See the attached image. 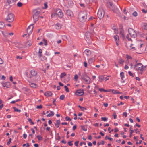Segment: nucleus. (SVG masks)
Instances as JSON below:
<instances>
[{
  "instance_id": "nucleus-1",
  "label": "nucleus",
  "mask_w": 147,
  "mask_h": 147,
  "mask_svg": "<svg viewBox=\"0 0 147 147\" xmlns=\"http://www.w3.org/2000/svg\"><path fill=\"white\" fill-rule=\"evenodd\" d=\"M39 77L36 71L33 69L30 71V74L29 75V77L31 80L34 81H36L38 79Z\"/></svg>"
},
{
  "instance_id": "nucleus-2",
  "label": "nucleus",
  "mask_w": 147,
  "mask_h": 147,
  "mask_svg": "<svg viewBox=\"0 0 147 147\" xmlns=\"http://www.w3.org/2000/svg\"><path fill=\"white\" fill-rule=\"evenodd\" d=\"M87 17V13L85 11L80 12L78 15V19L81 22L85 21Z\"/></svg>"
},
{
  "instance_id": "nucleus-3",
  "label": "nucleus",
  "mask_w": 147,
  "mask_h": 147,
  "mask_svg": "<svg viewBox=\"0 0 147 147\" xmlns=\"http://www.w3.org/2000/svg\"><path fill=\"white\" fill-rule=\"evenodd\" d=\"M40 10L39 9H35L33 11V17L34 21L36 22L38 19V17L40 13Z\"/></svg>"
},
{
  "instance_id": "nucleus-4",
  "label": "nucleus",
  "mask_w": 147,
  "mask_h": 147,
  "mask_svg": "<svg viewBox=\"0 0 147 147\" xmlns=\"http://www.w3.org/2000/svg\"><path fill=\"white\" fill-rule=\"evenodd\" d=\"M56 15H57L59 17L61 18L63 16V14L62 11L59 9H56L55 13H53L51 15L52 17H54Z\"/></svg>"
},
{
  "instance_id": "nucleus-5",
  "label": "nucleus",
  "mask_w": 147,
  "mask_h": 147,
  "mask_svg": "<svg viewBox=\"0 0 147 147\" xmlns=\"http://www.w3.org/2000/svg\"><path fill=\"white\" fill-rule=\"evenodd\" d=\"M15 16L12 13H9L7 16L5 20L8 22H11L14 19Z\"/></svg>"
},
{
  "instance_id": "nucleus-6",
  "label": "nucleus",
  "mask_w": 147,
  "mask_h": 147,
  "mask_svg": "<svg viewBox=\"0 0 147 147\" xmlns=\"http://www.w3.org/2000/svg\"><path fill=\"white\" fill-rule=\"evenodd\" d=\"M134 67L138 71H142L143 70V66L142 64L139 63L134 65Z\"/></svg>"
},
{
  "instance_id": "nucleus-7",
  "label": "nucleus",
  "mask_w": 147,
  "mask_h": 147,
  "mask_svg": "<svg viewBox=\"0 0 147 147\" xmlns=\"http://www.w3.org/2000/svg\"><path fill=\"white\" fill-rule=\"evenodd\" d=\"M97 14L98 16L100 19H102L105 15L104 10L102 8H100L98 10Z\"/></svg>"
},
{
  "instance_id": "nucleus-8",
  "label": "nucleus",
  "mask_w": 147,
  "mask_h": 147,
  "mask_svg": "<svg viewBox=\"0 0 147 147\" xmlns=\"http://www.w3.org/2000/svg\"><path fill=\"white\" fill-rule=\"evenodd\" d=\"M128 32L131 37L135 38L137 36V34L135 31L132 29L130 28L128 29Z\"/></svg>"
},
{
  "instance_id": "nucleus-9",
  "label": "nucleus",
  "mask_w": 147,
  "mask_h": 147,
  "mask_svg": "<svg viewBox=\"0 0 147 147\" xmlns=\"http://www.w3.org/2000/svg\"><path fill=\"white\" fill-rule=\"evenodd\" d=\"M34 27V25L33 24H31L27 28V31L29 35L32 33Z\"/></svg>"
},
{
  "instance_id": "nucleus-10",
  "label": "nucleus",
  "mask_w": 147,
  "mask_h": 147,
  "mask_svg": "<svg viewBox=\"0 0 147 147\" xmlns=\"http://www.w3.org/2000/svg\"><path fill=\"white\" fill-rule=\"evenodd\" d=\"M86 40L87 41L88 43L90 42V40H91V34L90 32H86Z\"/></svg>"
},
{
  "instance_id": "nucleus-11",
  "label": "nucleus",
  "mask_w": 147,
  "mask_h": 147,
  "mask_svg": "<svg viewBox=\"0 0 147 147\" xmlns=\"http://www.w3.org/2000/svg\"><path fill=\"white\" fill-rule=\"evenodd\" d=\"M42 53V50L41 49H40L39 50V51L38 52L39 54V57L40 59L42 60H44L46 59V58L45 56H42L41 55Z\"/></svg>"
},
{
  "instance_id": "nucleus-12",
  "label": "nucleus",
  "mask_w": 147,
  "mask_h": 147,
  "mask_svg": "<svg viewBox=\"0 0 147 147\" xmlns=\"http://www.w3.org/2000/svg\"><path fill=\"white\" fill-rule=\"evenodd\" d=\"M84 93L83 90H78L75 92V94L77 96H82L83 94Z\"/></svg>"
},
{
  "instance_id": "nucleus-13",
  "label": "nucleus",
  "mask_w": 147,
  "mask_h": 147,
  "mask_svg": "<svg viewBox=\"0 0 147 147\" xmlns=\"http://www.w3.org/2000/svg\"><path fill=\"white\" fill-rule=\"evenodd\" d=\"M1 84L3 87H5L6 88H9L10 86V83L9 82L5 83H1Z\"/></svg>"
},
{
  "instance_id": "nucleus-14",
  "label": "nucleus",
  "mask_w": 147,
  "mask_h": 147,
  "mask_svg": "<svg viewBox=\"0 0 147 147\" xmlns=\"http://www.w3.org/2000/svg\"><path fill=\"white\" fill-rule=\"evenodd\" d=\"M66 14L69 17H72L73 16V12L69 10H68L66 11Z\"/></svg>"
},
{
  "instance_id": "nucleus-15",
  "label": "nucleus",
  "mask_w": 147,
  "mask_h": 147,
  "mask_svg": "<svg viewBox=\"0 0 147 147\" xmlns=\"http://www.w3.org/2000/svg\"><path fill=\"white\" fill-rule=\"evenodd\" d=\"M29 85L31 88H36L38 87L37 84L35 83H31L29 84Z\"/></svg>"
},
{
  "instance_id": "nucleus-16",
  "label": "nucleus",
  "mask_w": 147,
  "mask_h": 147,
  "mask_svg": "<svg viewBox=\"0 0 147 147\" xmlns=\"http://www.w3.org/2000/svg\"><path fill=\"white\" fill-rule=\"evenodd\" d=\"M87 78H85L84 79V80L87 83H90L91 82V79L87 76Z\"/></svg>"
},
{
  "instance_id": "nucleus-17",
  "label": "nucleus",
  "mask_w": 147,
  "mask_h": 147,
  "mask_svg": "<svg viewBox=\"0 0 147 147\" xmlns=\"http://www.w3.org/2000/svg\"><path fill=\"white\" fill-rule=\"evenodd\" d=\"M120 34L121 36L123 39L125 38V36L123 34V29L121 28L120 30Z\"/></svg>"
},
{
  "instance_id": "nucleus-18",
  "label": "nucleus",
  "mask_w": 147,
  "mask_h": 147,
  "mask_svg": "<svg viewBox=\"0 0 147 147\" xmlns=\"http://www.w3.org/2000/svg\"><path fill=\"white\" fill-rule=\"evenodd\" d=\"M84 53L87 56H89L91 54V52L88 49H86L84 51Z\"/></svg>"
},
{
  "instance_id": "nucleus-19",
  "label": "nucleus",
  "mask_w": 147,
  "mask_h": 147,
  "mask_svg": "<svg viewBox=\"0 0 147 147\" xmlns=\"http://www.w3.org/2000/svg\"><path fill=\"white\" fill-rule=\"evenodd\" d=\"M99 80L98 81L100 82H102L103 80L105 78L103 76H100L98 77Z\"/></svg>"
},
{
  "instance_id": "nucleus-20",
  "label": "nucleus",
  "mask_w": 147,
  "mask_h": 147,
  "mask_svg": "<svg viewBox=\"0 0 147 147\" xmlns=\"http://www.w3.org/2000/svg\"><path fill=\"white\" fill-rule=\"evenodd\" d=\"M111 91L112 93L115 94H122L121 92H119L115 90H112Z\"/></svg>"
},
{
  "instance_id": "nucleus-21",
  "label": "nucleus",
  "mask_w": 147,
  "mask_h": 147,
  "mask_svg": "<svg viewBox=\"0 0 147 147\" xmlns=\"http://www.w3.org/2000/svg\"><path fill=\"white\" fill-rule=\"evenodd\" d=\"M52 94V93L50 92H47L44 94V95L45 96L48 97L51 96Z\"/></svg>"
},
{
  "instance_id": "nucleus-22",
  "label": "nucleus",
  "mask_w": 147,
  "mask_h": 147,
  "mask_svg": "<svg viewBox=\"0 0 147 147\" xmlns=\"http://www.w3.org/2000/svg\"><path fill=\"white\" fill-rule=\"evenodd\" d=\"M95 61V59L94 58L92 57L89 58L88 60V63L89 64L92 63Z\"/></svg>"
},
{
  "instance_id": "nucleus-23",
  "label": "nucleus",
  "mask_w": 147,
  "mask_h": 147,
  "mask_svg": "<svg viewBox=\"0 0 147 147\" xmlns=\"http://www.w3.org/2000/svg\"><path fill=\"white\" fill-rule=\"evenodd\" d=\"M55 28L57 29H60L61 28V25L57 23L55 25Z\"/></svg>"
},
{
  "instance_id": "nucleus-24",
  "label": "nucleus",
  "mask_w": 147,
  "mask_h": 147,
  "mask_svg": "<svg viewBox=\"0 0 147 147\" xmlns=\"http://www.w3.org/2000/svg\"><path fill=\"white\" fill-rule=\"evenodd\" d=\"M1 32L2 34L4 36L7 37L8 36V33L6 32L2 31Z\"/></svg>"
},
{
  "instance_id": "nucleus-25",
  "label": "nucleus",
  "mask_w": 147,
  "mask_h": 147,
  "mask_svg": "<svg viewBox=\"0 0 147 147\" xmlns=\"http://www.w3.org/2000/svg\"><path fill=\"white\" fill-rule=\"evenodd\" d=\"M54 115V113L52 111H51L50 113L47 115V116L48 117H50L52 116H53Z\"/></svg>"
},
{
  "instance_id": "nucleus-26",
  "label": "nucleus",
  "mask_w": 147,
  "mask_h": 147,
  "mask_svg": "<svg viewBox=\"0 0 147 147\" xmlns=\"http://www.w3.org/2000/svg\"><path fill=\"white\" fill-rule=\"evenodd\" d=\"M114 38L115 41H118L119 40V37L117 35L114 36Z\"/></svg>"
},
{
  "instance_id": "nucleus-27",
  "label": "nucleus",
  "mask_w": 147,
  "mask_h": 147,
  "mask_svg": "<svg viewBox=\"0 0 147 147\" xmlns=\"http://www.w3.org/2000/svg\"><path fill=\"white\" fill-rule=\"evenodd\" d=\"M5 26V24L4 23L0 22V29H2Z\"/></svg>"
},
{
  "instance_id": "nucleus-28",
  "label": "nucleus",
  "mask_w": 147,
  "mask_h": 147,
  "mask_svg": "<svg viewBox=\"0 0 147 147\" xmlns=\"http://www.w3.org/2000/svg\"><path fill=\"white\" fill-rule=\"evenodd\" d=\"M124 60L123 59H122L121 58H120V59H119V63L121 64H122V65H123V63H124Z\"/></svg>"
},
{
  "instance_id": "nucleus-29",
  "label": "nucleus",
  "mask_w": 147,
  "mask_h": 147,
  "mask_svg": "<svg viewBox=\"0 0 147 147\" xmlns=\"http://www.w3.org/2000/svg\"><path fill=\"white\" fill-rule=\"evenodd\" d=\"M78 107L82 111H85L86 110V108L84 107H83L81 106L80 105H78Z\"/></svg>"
},
{
  "instance_id": "nucleus-30",
  "label": "nucleus",
  "mask_w": 147,
  "mask_h": 147,
  "mask_svg": "<svg viewBox=\"0 0 147 147\" xmlns=\"http://www.w3.org/2000/svg\"><path fill=\"white\" fill-rule=\"evenodd\" d=\"M66 75V74L65 72L62 73L60 75V77L62 80V78H63Z\"/></svg>"
},
{
  "instance_id": "nucleus-31",
  "label": "nucleus",
  "mask_w": 147,
  "mask_h": 147,
  "mask_svg": "<svg viewBox=\"0 0 147 147\" xmlns=\"http://www.w3.org/2000/svg\"><path fill=\"white\" fill-rule=\"evenodd\" d=\"M109 90L107 91V90H105L103 88H99V90L100 91H103L105 92H110V90Z\"/></svg>"
},
{
  "instance_id": "nucleus-32",
  "label": "nucleus",
  "mask_w": 147,
  "mask_h": 147,
  "mask_svg": "<svg viewBox=\"0 0 147 147\" xmlns=\"http://www.w3.org/2000/svg\"><path fill=\"white\" fill-rule=\"evenodd\" d=\"M120 76L121 79L122 80H123V79L124 77V73L123 72H121L120 74Z\"/></svg>"
},
{
  "instance_id": "nucleus-33",
  "label": "nucleus",
  "mask_w": 147,
  "mask_h": 147,
  "mask_svg": "<svg viewBox=\"0 0 147 147\" xmlns=\"http://www.w3.org/2000/svg\"><path fill=\"white\" fill-rule=\"evenodd\" d=\"M7 1L8 4H11L14 2L13 0H7Z\"/></svg>"
},
{
  "instance_id": "nucleus-34",
  "label": "nucleus",
  "mask_w": 147,
  "mask_h": 147,
  "mask_svg": "<svg viewBox=\"0 0 147 147\" xmlns=\"http://www.w3.org/2000/svg\"><path fill=\"white\" fill-rule=\"evenodd\" d=\"M13 108L14 109V111L19 112H21V110L18 109L16 107H13Z\"/></svg>"
},
{
  "instance_id": "nucleus-35",
  "label": "nucleus",
  "mask_w": 147,
  "mask_h": 147,
  "mask_svg": "<svg viewBox=\"0 0 147 147\" xmlns=\"http://www.w3.org/2000/svg\"><path fill=\"white\" fill-rule=\"evenodd\" d=\"M37 138L40 141L42 139V138L41 136L40 135H38L37 136Z\"/></svg>"
},
{
  "instance_id": "nucleus-36",
  "label": "nucleus",
  "mask_w": 147,
  "mask_h": 147,
  "mask_svg": "<svg viewBox=\"0 0 147 147\" xmlns=\"http://www.w3.org/2000/svg\"><path fill=\"white\" fill-rule=\"evenodd\" d=\"M105 139H108L109 140H110V141H112L113 140V138H110L108 137L107 136H106L105 137Z\"/></svg>"
},
{
  "instance_id": "nucleus-37",
  "label": "nucleus",
  "mask_w": 147,
  "mask_h": 147,
  "mask_svg": "<svg viewBox=\"0 0 147 147\" xmlns=\"http://www.w3.org/2000/svg\"><path fill=\"white\" fill-rule=\"evenodd\" d=\"M22 5V3L20 2H18L17 4V5L18 7H20Z\"/></svg>"
},
{
  "instance_id": "nucleus-38",
  "label": "nucleus",
  "mask_w": 147,
  "mask_h": 147,
  "mask_svg": "<svg viewBox=\"0 0 147 147\" xmlns=\"http://www.w3.org/2000/svg\"><path fill=\"white\" fill-rule=\"evenodd\" d=\"M82 129L84 131H86L87 130V129L84 126H81Z\"/></svg>"
},
{
  "instance_id": "nucleus-39",
  "label": "nucleus",
  "mask_w": 147,
  "mask_h": 147,
  "mask_svg": "<svg viewBox=\"0 0 147 147\" xmlns=\"http://www.w3.org/2000/svg\"><path fill=\"white\" fill-rule=\"evenodd\" d=\"M143 28L144 30H147V24H144L143 26Z\"/></svg>"
},
{
  "instance_id": "nucleus-40",
  "label": "nucleus",
  "mask_w": 147,
  "mask_h": 147,
  "mask_svg": "<svg viewBox=\"0 0 147 147\" xmlns=\"http://www.w3.org/2000/svg\"><path fill=\"white\" fill-rule=\"evenodd\" d=\"M132 15L134 17H136L138 15L136 11H134L132 13Z\"/></svg>"
},
{
  "instance_id": "nucleus-41",
  "label": "nucleus",
  "mask_w": 147,
  "mask_h": 147,
  "mask_svg": "<svg viewBox=\"0 0 147 147\" xmlns=\"http://www.w3.org/2000/svg\"><path fill=\"white\" fill-rule=\"evenodd\" d=\"M133 44H131V45L130 46V47L132 49H133L134 50H136L135 47H133Z\"/></svg>"
},
{
  "instance_id": "nucleus-42",
  "label": "nucleus",
  "mask_w": 147,
  "mask_h": 147,
  "mask_svg": "<svg viewBox=\"0 0 147 147\" xmlns=\"http://www.w3.org/2000/svg\"><path fill=\"white\" fill-rule=\"evenodd\" d=\"M78 77L77 74H76L74 76V79L76 81H77L78 78Z\"/></svg>"
},
{
  "instance_id": "nucleus-43",
  "label": "nucleus",
  "mask_w": 147,
  "mask_h": 147,
  "mask_svg": "<svg viewBox=\"0 0 147 147\" xmlns=\"http://www.w3.org/2000/svg\"><path fill=\"white\" fill-rule=\"evenodd\" d=\"M64 88L65 89V90L66 92H69V89H68V88L67 87V86H64Z\"/></svg>"
},
{
  "instance_id": "nucleus-44",
  "label": "nucleus",
  "mask_w": 147,
  "mask_h": 147,
  "mask_svg": "<svg viewBox=\"0 0 147 147\" xmlns=\"http://www.w3.org/2000/svg\"><path fill=\"white\" fill-rule=\"evenodd\" d=\"M130 134L129 135V137L130 138H131L132 137V134L134 132V130H131L130 131Z\"/></svg>"
},
{
  "instance_id": "nucleus-45",
  "label": "nucleus",
  "mask_w": 147,
  "mask_h": 147,
  "mask_svg": "<svg viewBox=\"0 0 147 147\" xmlns=\"http://www.w3.org/2000/svg\"><path fill=\"white\" fill-rule=\"evenodd\" d=\"M43 40V41H44V45L45 46H47V41L45 39H44Z\"/></svg>"
},
{
  "instance_id": "nucleus-46",
  "label": "nucleus",
  "mask_w": 147,
  "mask_h": 147,
  "mask_svg": "<svg viewBox=\"0 0 147 147\" xmlns=\"http://www.w3.org/2000/svg\"><path fill=\"white\" fill-rule=\"evenodd\" d=\"M28 121L30 123H31L33 125L34 124V123L32 121V119L30 118H29L28 119Z\"/></svg>"
},
{
  "instance_id": "nucleus-47",
  "label": "nucleus",
  "mask_w": 147,
  "mask_h": 147,
  "mask_svg": "<svg viewBox=\"0 0 147 147\" xmlns=\"http://www.w3.org/2000/svg\"><path fill=\"white\" fill-rule=\"evenodd\" d=\"M101 120L102 121H106L107 120V119L106 117H102L101 118Z\"/></svg>"
},
{
  "instance_id": "nucleus-48",
  "label": "nucleus",
  "mask_w": 147,
  "mask_h": 147,
  "mask_svg": "<svg viewBox=\"0 0 147 147\" xmlns=\"http://www.w3.org/2000/svg\"><path fill=\"white\" fill-rule=\"evenodd\" d=\"M11 138H10L9 139V141L7 143V145H9L11 143Z\"/></svg>"
},
{
  "instance_id": "nucleus-49",
  "label": "nucleus",
  "mask_w": 147,
  "mask_h": 147,
  "mask_svg": "<svg viewBox=\"0 0 147 147\" xmlns=\"http://www.w3.org/2000/svg\"><path fill=\"white\" fill-rule=\"evenodd\" d=\"M65 97V96L63 95H62L60 96V99L61 100H63Z\"/></svg>"
},
{
  "instance_id": "nucleus-50",
  "label": "nucleus",
  "mask_w": 147,
  "mask_h": 147,
  "mask_svg": "<svg viewBox=\"0 0 147 147\" xmlns=\"http://www.w3.org/2000/svg\"><path fill=\"white\" fill-rule=\"evenodd\" d=\"M45 55L49 56L50 55V54L47 51H46L45 53Z\"/></svg>"
},
{
  "instance_id": "nucleus-51",
  "label": "nucleus",
  "mask_w": 147,
  "mask_h": 147,
  "mask_svg": "<svg viewBox=\"0 0 147 147\" xmlns=\"http://www.w3.org/2000/svg\"><path fill=\"white\" fill-rule=\"evenodd\" d=\"M113 115L114 117V119H116V117H117V115H116L115 113H115H113Z\"/></svg>"
},
{
  "instance_id": "nucleus-52",
  "label": "nucleus",
  "mask_w": 147,
  "mask_h": 147,
  "mask_svg": "<svg viewBox=\"0 0 147 147\" xmlns=\"http://www.w3.org/2000/svg\"><path fill=\"white\" fill-rule=\"evenodd\" d=\"M123 115L125 116V117H127V114L126 112H124L123 113Z\"/></svg>"
},
{
  "instance_id": "nucleus-53",
  "label": "nucleus",
  "mask_w": 147,
  "mask_h": 147,
  "mask_svg": "<svg viewBox=\"0 0 147 147\" xmlns=\"http://www.w3.org/2000/svg\"><path fill=\"white\" fill-rule=\"evenodd\" d=\"M126 38L129 41L131 40V38H129V36L128 35H127L126 36Z\"/></svg>"
},
{
  "instance_id": "nucleus-54",
  "label": "nucleus",
  "mask_w": 147,
  "mask_h": 147,
  "mask_svg": "<svg viewBox=\"0 0 147 147\" xmlns=\"http://www.w3.org/2000/svg\"><path fill=\"white\" fill-rule=\"evenodd\" d=\"M44 8L46 9L47 8V5L46 3H45L44 4Z\"/></svg>"
},
{
  "instance_id": "nucleus-55",
  "label": "nucleus",
  "mask_w": 147,
  "mask_h": 147,
  "mask_svg": "<svg viewBox=\"0 0 147 147\" xmlns=\"http://www.w3.org/2000/svg\"><path fill=\"white\" fill-rule=\"evenodd\" d=\"M3 63V61L1 58H0V64H2Z\"/></svg>"
},
{
  "instance_id": "nucleus-56",
  "label": "nucleus",
  "mask_w": 147,
  "mask_h": 147,
  "mask_svg": "<svg viewBox=\"0 0 147 147\" xmlns=\"http://www.w3.org/2000/svg\"><path fill=\"white\" fill-rule=\"evenodd\" d=\"M32 42H31L30 41H28V42H27V44H28V45H29V46H30L31 45H32Z\"/></svg>"
},
{
  "instance_id": "nucleus-57",
  "label": "nucleus",
  "mask_w": 147,
  "mask_h": 147,
  "mask_svg": "<svg viewBox=\"0 0 147 147\" xmlns=\"http://www.w3.org/2000/svg\"><path fill=\"white\" fill-rule=\"evenodd\" d=\"M65 119L66 121H68V120H70V118L69 117H68V116L66 117L65 118Z\"/></svg>"
},
{
  "instance_id": "nucleus-58",
  "label": "nucleus",
  "mask_w": 147,
  "mask_h": 147,
  "mask_svg": "<svg viewBox=\"0 0 147 147\" xmlns=\"http://www.w3.org/2000/svg\"><path fill=\"white\" fill-rule=\"evenodd\" d=\"M127 59H132V57H131V56L129 55H127Z\"/></svg>"
},
{
  "instance_id": "nucleus-59",
  "label": "nucleus",
  "mask_w": 147,
  "mask_h": 147,
  "mask_svg": "<svg viewBox=\"0 0 147 147\" xmlns=\"http://www.w3.org/2000/svg\"><path fill=\"white\" fill-rule=\"evenodd\" d=\"M79 141H77L75 142V144L76 146H78Z\"/></svg>"
},
{
  "instance_id": "nucleus-60",
  "label": "nucleus",
  "mask_w": 147,
  "mask_h": 147,
  "mask_svg": "<svg viewBox=\"0 0 147 147\" xmlns=\"http://www.w3.org/2000/svg\"><path fill=\"white\" fill-rule=\"evenodd\" d=\"M27 136V135L26 134H23V138L24 139H26V138Z\"/></svg>"
},
{
  "instance_id": "nucleus-61",
  "label": "nucleus",
  "mask_w": 147,
  "mask_h": 147,
  "mask_svg": "<svg viewBox=\"0 0 147 147\" xmlns=\"http://www.w3.org/2000/svg\"><path fill=\"white\" fill-rule=\"evenodd\" d=\"M68 144L70 146H72L73 145V144L72 143L71 141H70V142H68Z\"/></svg>"
},
{
  "instance_id": "nucleus-62",
  "label": "nucleus",
  "mask_w": 147,
  "mask_h": 147,
  "mask_svg": "<svg viewBox=\"0 0 147 147\" xmlns=\"http://www.w3.org/2000/svg\"><path fill=\"white\" fill-rule=\"evenodd\" d=\"M142 11L144 13H147V10L144 9H143L142 10Z\"/></svg>"
},
{
  "instance_id": "nucleus-63",
  "label": "nucleus",
  "mask_w": 147,
  "mask_h": 147,
  "mask_svg": "<svg viewBox=\"0 0 147 147\" xmlns=\"http://www.w3.org/2000/svg\"><path fill=\"white\" fill-rule=\"evenodd\" d=\"M128 74L130 76H133V75L131 73V72L130 71H129L128 72Z\"/></svg>"
},
{
  "instance_id": "nucleus-64",
  "label": "nucleus",
  "mask_w": 147,
  "mask_h": 147,
  "mask_svg": "<svg viewBox=\"0 0 147 147\" xmlns=\"http://www.w3.org/2000/svg\"><path fill=\"white\" fill-rule=\"evenodd\" d=\"M42 107V106L41 105H38L36 107V108L38 109H40Z\"/></svg>"
}]
</instances>
